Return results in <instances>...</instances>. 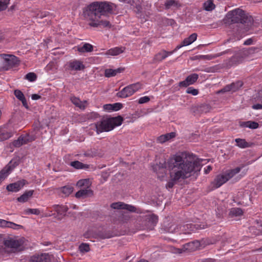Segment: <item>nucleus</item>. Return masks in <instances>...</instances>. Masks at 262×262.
I'll return each instance as SVG.
<instances>
[{
	"label": "nucleus",
	"mask_w": 262,
	"mask_h": 262,
	"mask_svg": "<svg viewBox=\"0 0 262 262\" xmlns=\"http://www.w3.org/2000/svg\"><path fill=\"white\" fill-rule=\"evenodd\" d=\"M205 161L198 159L193 155L185 154L175 155L167 162L170 180L167 183L166 187L171 188L180 179L189 177L192 172L200 170L201 163Z\"/></svg>",
	"instance_id": "nucleus-1"
},
{
	"label": "nucleus",
	"mask_w": 262,
	"mask_h": 262,
	"mask_svg": "<svg viewBox=\"0 0 262 262\" xmlns=\"http://www.w3.org/2000/svg\"><path fill=\"white\" fill-rule=\"evenodd\" d=\"M116 6L115 4L107 2H95L88 5L83 11L84 17L91 22L89 25L93 27L111 28L109 21L101 20L102 16H107L114 13Z\"/></svg>",
	"instance_id": "nucleus-2"
},
{
	"label": "nucleus",
	"mask_w": 262,
	"mask_h": 262,
	"mask_svg": "<svg viewBox=\"0 0 262 262\" xmlns=\"http://www.w3.org/2000/svg\"><path fill=\"white\" fill-rule=\"evenodd\" d=\"M252 17L239 8L228 12L225 18V23L228 24L241 23L249 26L252 24Z\"/></svg>",
	"instance_id": "nucleus-3"
},
{
	"label": "nucleus",
	"mask_w": 262,
	"mask_h": 262,
	"mask_svg": "<svg viewBox=\"0 0 262 262\" xmlns=\"http://www.w3.org/2000/svg\"><path fill=\"white\" fill-rule=\"evenodd\" d=\"M123 121V118L120 116L116 117L103 119L95 123L97 134L103 132H109L115 127L120 125Z\"/></svg>",
	"instance_id": "nucleus-4"
},
{
	"label": "nucleus",
	"mask_w": 262,
	"mask_h": 262,
	"mask_svg": "<svg viewBox=\"0 0 262 262\" xmlns=\"http://www.w3.org/2000/svg\"><path fill=\"white\" fill-rule=\"evenodd\" d=\"M241 170V168L237 167L234 169L226 171L224 173L217 175L212 182L213 187L217 188L225 183L229 180L238 173Z\"/></svg>",
	"instance_id": "nucleus-5"
},
{
	"label": "nucleus",
	"mask_w": 262,
	"mask_h": 262,
	"mask_svg": "<svg viewBox=\"0 0 262 262\" xmlns=\"http://www.w3.org/2000/svg\"><path fill=\"white\" fill-rule=\"evenodd\" d=\"M3 244L5 250L10 253H15L24 250V247L21 241L12 238L4 240Z\"/></svg>",
	"instance_id": "nucleus-6"
},
{
	"label": "nucleus",
	"mask_w": 262,
	"mask_h": 262,
	"mask_svg": "<svg viewBox=\"0 0 262 262\" xmlns=\"http://www.w3.org/2000/svg\"><path fill=\"white\" fill-rule=\"evenodd\" d=\"M4 58L3 68L5 70H8L19 63L18 58L12 55L2 54Z\"/></svg>",
	"instance_id": "nucleus-7"
},
{
	"label": "nucleus",
	"mask_w": 262,
	"mask_h": 262,
	"mask_svg": "<svg viewBox=\"0 0 262 262\" xmlns=\"http://www.w3.org/2000/svg\"><path fill=\"white\" fill-rule=\"evenodd\" d=\"M66 69L69 71H80L85 69L83 62L77 59H73L68 62L66 65Z\"/></svg>",
	"instance_id": "nucleus-8"
},
{
	"label": "nucleus",
	"mask_w": 262,
	"mask_h": 262,
	"mask_svg": "<svg viewBox=\"0 0 262 262\" xmlns=\"http://www.w3.org/2000/svg\"><path fill=\"white\" fill-rule=\"evenodd\" d=\"M207 227L208 225L204 223L201 224L189 223L183 226V229L182 231H184V234H190L191 232H195L198 230L204 229Z\"/></svg>",
	"instance_id": "nucleus-9"
},
{
	"label": "nucleus",
	"mask_w": 262,
	"mask_h": 262,
	"mask_svg": "<svg viewBox=\"0 0 262 262\" xmlns=\"http://www.w3.org/2000/svg\"><path fill=\"white\" fill-rule=\"evenodd\" d=\"M28 262H51V258L48 253L35 254L30 257Z\"/></svg>",
	"instance_id": "nucleus-10"
},
{
	"label": "nucleus",
	"mask_w": 262,
	"mask_h": 262,
	"mask_svg": "<svg viewBox=\"0 0 262 262\" xmlns=\"http://www.w3.org/2000/svg\"><path fill=\"white\" fill-rule=\"evenodd\" d=\"M111 207L114 209H124L131 212H135L136 211V208L135 206L123 202L113 203L111 205Z\"/></svg>",
	"instance_id": "nucleus-11"
},
{
	"label": "nucleus",
	"mask_w": 262,
	"mask_h": 262,
	"mask_svg": "<svg viewBox=\"0 0 262 262\" xmlns=\"http://www.w3.org/2000/svg\"><path fill=\"white\" fill-rule=\"evenodd\" d=\"M26 180H22L7 185L6 189L8 191L17 192L20 190L26 184Z\"/></svg>",
	"instance_id": "nucleus-12"
},
{
	"label": "nucleus",
	"mask_w": 262,
	"mask_h": 262,
	"mask_svg": "<svg viewBox=\"0 0 262 262\" xmlns=\"http://www.w3.org/2000/svg\"><path fill=\"white\" fill-rule=\"evenodd\" d=\"M199 75L197 74H192L186 77L185 80L181 81L179 83L180 86L187 87L193 84L198 79Z\"/></svg>",
	"instance_id": "nucleus-13"
},
{
	"label": "nucleus",
	"mask_w": 262,
	"mask_h": 262,
	"mask_svg": "<svg viewBox=\"0 0 262 262\" xmlns=\"http://www.w3.org/2000/svg\"><path fill=\"white\" fill-rule=\"evenodd\" d=\"M173 51L168 52L164 50H162L158 53H157L153 59V62H159L165 59L168 56L172 54Z\"/></svg>",
	"instance_id": "nucleus-14"
},
{
	"label": "nucleus",
	"mask_w": 262,
	"mask_h": 262,
	"mask_svg": "<svg viewBox=\"0 0 262 262\" xmlns=\"http://www.w3.org/2000/svg\"><path fill=\"white\" fill-rule=\"evenodd\" d=\"M93 195V191L89 188H84L78 191L75 196L77 198H86Z\"/></svg>",
	"instance_id": "nucleus-15"
},
{
	"label": "nucleus",
	"mask_w": 262,
	"mask_h": 262,
	"mask_svg": "<svg viewBox=\"0 0 262 262\" xmlns=\"http://www.w3.org/2000/svg\"><path fill=\"white\" fill-rule=\"evenodd\" d=\"M73 190V187L71 185H66L56 189L57 193L62 197L69 196Z\"/></svg>",
	"instance_id": "nucleus-16"
},
{
	"label": "nucleus",
	"mask_w": 262,
	"mask_h": 262,
	"mask_svg": "<svg viewBox=\"0 0 262 262\" xmlns=\"http://www.w3.org/2000/svg\"><path fill=\"white\" fill-rule=\"evenodd\" d=\"M197 34L192 33L188 37L185 38L180 45L178 46L176 49H179L183 46H188L193 42L197 38Z\"/></svg>",
	"instance_id": "nucleus-17"
},
{
	"label": "nucleus",
	"mask_w": 262,
	"mask_h": 262,
	"mask_svg": "<svg viewBox=\"0 0 262 262\" xmlns=\"http://www.w3.org/2000/svg\"><path fill=\"white\" fill-rule=\"evenodd\" d=\"M201 244L199 241H194L193 242L188 243L184 245V249L189 252L196 250Z\"/></svg>",
	"instance_id": "nucleus-18"
},
{
	"label": "nucleus",
	"mask_w": 262,
	"mask_h": 262,
	"mask_svg": "<svg viewBox=\"0 0 262 262\" xmlns=\"http://www.w3.org/2000/svg\"><path fill=\"white\" fill-rule=\"evenodd\" d=\"M15 132L8 130L5 128H0V142L7 140L13 136Z\"/></svg>",
	"instance_id": "nucleus-19"
},
{
	"label": "nucleus",
	"mask_w": 262,
	"mask_h": 262,
	"mask_svg": "<svg viewBox=\"0 0 262 262\" xmlns=\"http://www.w3.org/2000/svg\"><path fill=\"white\" fill-rule=\"evenodd\" d=\"M133 95L132 89L129 85L124 88L121 91L117 93V96L120 98H126Z\"/></svg>",
	"instance_id": "nucleus-20"
},
{
	"label": "nucleus",
	"mask_w": 262,
	"mask_h": 262,
	"mask_svg": "<svg viewBox=\"0 0 262 262\" xmlns=\"http://www.w3.org/2000/svg\"><path fill=\"white\" fill-rule=\"evenodd\" d=\"M52 208L57 212L59 215L65 216L66 212L68 211L69 208L65 205H54L52 206Z\"/></svg>",
	"instance_id": "nucleus-21"
},
{
	"label": "nucleus",
	"mask_w": 262,
	"mask_h": 262,
	"mask_svg": "<svg viewBox=\"0 0 262 262\" xmlns=\"http://www.w3.org/2000/svg\"><path fill=\"white\" fill-rule=\"evenodd\" d=\"M0 227L3 228L8 227L13 229H18L22 227V226L16 224L11 222L7 221L5 220L0 219Z\"/></svg>",
	"instance_id": "nucleus-22"
},
{
	"label": "nucleus",
	"mask_w": 262,
	"mask_h": 262,
	"mask_svg": "<svg viewBox=\"0 0 262 262\" xmlns=\"http://www.w3.org/2000/svg\"><path fill=\"white\" fill-rule=\"evenodd\" d=\"M14 94L15 96L22 102L23 106L26 108H28L29 106L28 105L27 100L22 92L19 90H16L14 92Z\"/></svg>",
	"instance_id": "nucleus-23"
},
{
	"label": "nucleus",
	"mask_w": 262,
	"mask_h": 262,
	"mask_svg": "<svg viewBox=\"0 0 262 262\" xmlns=\"http://www.w3.org/2000/svg\"><path fill=\"white\" fill-rule=\"evenodd\" d=\"M30 141L29 139V136H26L24 137L20 136L19 137L17 140H14L13 142V145L15 147H20L23 144H27L28 142Z\"/></svg>",
	"instance_id": "nucleus-24"
},
{
	"label": "nucleus",
	"mask_w": 262,
	"mask_h": 262,
	"mask_svg": "<svg viewBox=\"0 0 262 262\" xmlns=\"http://www.w3.org/2000/svg\"><path fill=\"white\" fill-rule=\"evenodd\" d=\"M70 100L71 102L77 107H79L80 109L84 110L86 106L85 103L87 102L86 101H84L83 102L81 101L78 98L76 97L75 96H72L71 97Z\"/></svg>",
	"instance_id": "nucleus-25"
},
{
	"label": "nucleus",
	"mask_w": 262,
	"mask_h": 262,
	"mask_svg": "<svg viewBox=\"0 0 262 262\" xmlns=\"http://www.w3.org/2000/svg\"><path fill=\"white\" fill-rule=\"evenodd\" d=\"M34 190H31L26 191L19 197L17 198V200L20 203H25L28 201L29 198L31 197L33 194Z\"/></svg>",
	"instance_id": "nucleus-26"
},
{
	"label": "nucleus",
	"mask_w": 262,
	"mask_h": 262,
	"mask_svg": "<svg viewBox=\"0 0 262 262\" xmlns=\"http://www.w3.org/2000/svg\"><path fill=\"white\" fill-rule=\"evenodd\" d=\"M176 134L173 132L162 135L157 138V141L160 143H163L169 139L174 138Z\"/></svg>",
	"instance_id": "nucleus-27"
},
{
	"label": "nucleus",
	"mask_w": 262,
	"mask_h": 262,
	"mask_svg": "<svg viewBox=\"0 0 262 262\" xmlns=\"http://www.w3.org/2000/svg\"><path fill=\"white\" fill-rule=\"evenodd\" d=\"M11 162L12 161H11L10 163L0 172V183L4 180V179L9 173L10 171L12 169L11 166L10 165Z\"/></svg>",
	"instance_id": "nucleus-28"
},
{
	"label": "nucleus",
	"mask_w": 262,
	"mask_h": 262,
	"mask_svg": "<svg viewBox=\"0 0 262 262\" xmlns=\"http://www.w3.org/2000/svg\"><path fill=\"white\" fill-rule=\"evenodd\" d=\"M240 126L243 127H248L251 129H256L258 127V123L252 121H248L246 122H242Z\"/></svg>",
	"instance_id": "nucleus-29"
},
{
	"label": "nucleus",
	"mask_w": 262,
	"mask_h": 262,
	"mask_svg": "<svg viewBox=\"0 0 262 262\" xmlns=\"http://www.w3.org/2000/svg\"><path fill=\"white\" fill-rule=\"evenodd\" d=\"M243 214V211L239 208H232L230 209L229 215L231 217L241 216Z\"/></svg>",
	"instance_id": "nucleus-30"
},
{
	"label": "nucleus",
	"mask_w": 262,
	"mask_h": 262,
	"mask_svg": "<svg viewBox=\"0 0 262 262\" xmlns=\"http://www.w3.org/2000/svg\"><path fill=\"white\" fill-rule=\"evenodd\" d=\"M78 51L81 53L90 52L93 50V47L90 43H85L81 47H78Z\"/></svg>",
	"instance_id": "nucleus-31"
},
{
	"label": "nucleus",
	"mask_w": 262,
	"mask_h": 262,
	"mask_svg": "<svg viewBox=\"0 0 262 262\" xmlns=\"http://www.w3.org/2000/svg\"><path fill=\"white\" fill-rule=\"evenodd\" d=\"M123 51L124 49H123L122 48L116 47L112 48L107 51L106 54L112 56H116L120 54V53H123Z\"/></svg>",
	"instance_id": "nucleus-32"
},
{
	"label": "nucleus",
	"mask_w": 262,
	"mask_h": 262,
	"mask_svg": "<svg viewBox=\"0 0 262 262\" xmlns=\"http://www.w3.org/2000/svg\"><path fill=\"white\" fill-rule=\"evenodd\" d=\"M70 165L75 169H87L89 167V166L87 164H84L78 161H75L70 163Z\"/></svg>",
	"instance_id": "nucleus-33"
},
{
	"label": "nucleus",
	"mask_w": 262,
	"mask_h": 262,
	"mask_svg": "<svg viewBox=\"0 0 262 262\" xmlns=\"http://www.w3.org/2000/svg\"><path fill=\"white\" fill-rule=\"evenodd\" d=\"M204 9L207 11H212L215 9V5L212 0H208L203 4Z\"/></svg>",
	"instance_id": "nucleus-34"
},
{
	"label": "nucleus",
	"mask_w": 262,
	"mask_h": 262,
	"mask_svg": "<svg viewBox=\"0 0 262 262\" xmlns=\"http://www.w3.org/2000/svg\"><path fill=\"white\" fill-rule=\"evenodd\" d=\"M236 145L240 148H244L249 147V144L246 142L245 139L237 138L235 140Z\"/></svg>",
	"instance_id": "nucleus-35"
},
{
	"label": "nucleus",
	"mask_w": 262,
	"mask_h": 262,
	"mask_svg": "<svg viewBox=\"0 0 262 262\" xmlns=\"http://www.w3.org/2000/svg\"><path fill=\"white\" fill-rule=\"evenodd\" d=\"M164 6L166 9H169L172 7H178L179 6L178 2L175 0H166Z\"/></svg>",
	"instance_id": "nucleus-36"
},
{
	"label": "nucleus",
	"mask_w": 262,
	"mask_h": 262,
	"mask_svg": "<svg viewBox=\"0 0 262 262\" xmlns=\"http://www.w3.org/2000/svg\"><path fill=\"white\" fill-rule=\"evenodd\" d=\"M90 185L89 179H82L79 180L77 183V186L79 187L85 186L86 188H89Z\"/></svg>",
	"instance_id": "nucleus-37"
},
{
	"label": "nucleus",
	"mask_w": 262,
	"mask_h": 262,
	"mask_svg": "<svg viewBox=\"0 0 262 262\" xmlns=\"http://www.w3.org/2000/svg\"><path fill=\"white\" fill-rule=\"evenodd\" d=\"M79 249L80 252L85 253L90 250L89 245L86 243H82L79 246Z\"/></svg>",
	"instance_id": "nucleus-38"
},
{
	"label": "nucleus",
	"mask_w": 262,
	"mask_h": 262,
	"mask_svg": "<svg viewBox=\"0 0 262 262\" xmlns=\"http://www.w3.org/2000/svg\"><path fill=\"white\" fill-rule=\"evenodd\" d=\"M142 84L140 82H137L132 84H130L129 86L132 89L133 94L138 91L139 89L142 88Z\"/></svg>",
	"instance_id": "nucleus-39"
},
{
	"label": "nucleus",
	"mask_w": 262,
	"mask_h": 262,
	"mask_svg": "<svg viewBox=\"0 0 262 262\" xmlns=\"http://www.w3.org/2000/svg\"><path fill=\"white\" fill-rule=\"evenodd\" d=\"M142 84L140 82H137L132 84H130L129 86L132 89L133 94L138 91L139 89L142 88Z\"/></svg>",
	"instance_id": "nucleus-40"
},
{
	"label": "nucleus",
	"mask_w": 262,
	"mask_h": 262,
	"mask_svg": "<svg viewBox=\"0 0 262 262\" xmlns=\"http://www.w3.org/2000/svg\"><path fill=\"white\" fill-rule=\"evenodd\" d=\"M37 76L36 74L33 72L28 73L25 76V79H27L29 81L33 82L36 80Z\"/></svg>",
	"instance_id": "nucleus-41"
},
{
	"label": "nucleus",
	"mask_w": 262,
	"mask_h": 262,
	"mask_svg": "<svg viewBox=\"0 0 262 262\" xmlns=\"http://www.w3.org/2000/svg\"><path fill=\"white\" fill-rule=\"evenodd\" d=\"M26 214H33L38 215L40 214V210L38 209H31L29 208L25 210Z\"/></svg>",
	"instance_id": "nucleus-42"
},
{
	"label": "nucleus",
	"mask_w": 262,
	"mask_h": 262,
	"mask_svg": "<svg viewBox=\"0 0 262 262\" xmlns=\"http://www.w3.org/2000/svg\"><path fill=\"white\" fill-rule=\"evenodd\" d=\"M104 75L106 77H111L116 75L114 70L111 69H107L105 70Z\"/></svg>",
	"instance_id": "nucleus-43"
},
{
	"label": "nucleus",
	"mask_w": 262,
	"mask_h": 262,
	"mask_svg": "<svg viewBox=\"0 0 262 262\" xmlns=\"http://www.w3.org/2000/svg\"><path fill=\"white\" fill-rule=\"evenodd\" d=\"M186 93L191 94L193 96H196L199 94V90L193 87H189L186 90Z\"/></svg>",
	"instance_id": "nucleus-44"
},
{
	"label": "nucleus",
	"mask_w": 262,
	"mask_h": 262,
	"mask_svg": "<svg viewBox=\"0 0 262 262\" xmlns=\"http://www.w3.org/2000/svg\"><path fill=\"white\" fill-rule=\"evenodd\" d=\"M148 220L149 222H151L152 225L155 226L158 222V219L157 215L155 214H151L148 216Z\"/></svg>",
	"instance_id": "nucleus-45"
},
{
	"label": "nucleus",
	"mask_w": 262,
	"mask_h": 262,
	"mask_svg": "<svg viewBox=\"0 0 262 262\" xmlns=\"http://www.w3.org/2000/svg\"><path fill=\"white\" fill-rule=\"evenodd\" d=\"M9 0H4L3 1H0V11H3L8 7Z\"/></svg>",
	"instance_id": "nucleus-46"
},
{
	"label": "nucleus",
	"mask_w": 262,
	"mask_h": 262,
	"mask_svg": "<svg viewBox=\"0 0 262 262\" xmlns=\"http://www.w3.org/2000/svg\"><path fill=\"white\" fill-rule=\"evenodd\" d=\"M232 84H234L233 85V92H235L237 91L239 88L242 87L243 83L241 81H238L236 82L232 83Z\"/></svg>",
	"instance_id": "nucleus-47"
},
{
	"label": "nucleus",
	"mask_w": 262,
	"mask_h": 262,
	"mask_svg": "<svg viewBox=\"0 0 262 262\" xmlns=\"http://www.w3.org/2000/svg\"><path fill=\"white\" fill-rule=\"evenodd\" d=\"M142 7L140 5H136L134 10L136 13L139 15L138 17H140L141 18H142Z\"/></svg>",
	"instance_id": "nucleus-48"
},
{
	"label": "nucleus",
	"mask_w": 262,
	"mask_h": 262,
	"mask_svg": "<svg viewBox=\"0 0 262 262\" xmlns=\"http://www.w3.org/2000/svg\"><path fill=\"white\" fill-rule=\"evenodd\" d=\"M113 111H117L122 107V104L120 103H115L112 104Z\"/></svg>",
	"instance_id": "nucleus-49"
},
{
	"label": "nucleus",
	"mask_w": 262,
	"mask_h": 262,
	"mask_svg": "<svg viewBox=\"0 0 262 262\" xmlns=\"http://www.w3.org/2000/svg\"><path fill=\"white\" fill-rule=\"evenodd\" d=\"M150 100L148 96H144L141 97L138 101L139 104H143L148 102Z\"/></svg>",
	"instance_id": "nucleus-50"
},
{
	"label": "nucleus",
	"mask_w": 262,
	"mask_h": 262,
	"mask_svg": "<svg viewBox=\"0 0 262 262\" xmlns=\"http://www.w3.org/2000/svg\"><path fill=\"white\" fill-rule=\"evenodd\" d=\"M233 85L234 84H229L225 86L222 90V92H229V91H232L233 92Z\"/></svg>",
	"instance_id": "nucleus-51"
},
{
	"label": "nucleus",
	"mask_w": 262,
	"mask_h": 262,
	"mask_svg": "<svg viewBox=\"0 0 262 262\" xmlns=\"http://www.w3.org/2000/svg\"><path fill=\"white\" fill-rule=\"evenodd\" d=\"M104 110L111 112L113 111L112 104H107L103 105Z\"/></svg>",
	"instance_id": "nucleus-52"
},
{
	"label": "nucleus",
	"mask_w": 262,
	"mask_h": 262,
	"mask_svg": "<svg viewBox=\"0 0 262 262\" xmlns=\"http://www.w3.org/2000/svg\"><path fill=\"white\" fill-rule=\"evenodd\" d=\"M252 108L254 110L262 109V103L261 104H256L252 106Z\"/></svg>",
	"instance_id": "nucleus-53"
},
{
	"label": "nucleus",
	"mask_w": 262,
	"mask_h": 262,
	"mask_svg": "<svg viewBox=\"0 0 262 262\" xmlns=\"http://www.w3.org/2000/svg\"><path fill=\"white\" fill-rule=\"evenodd\" d=\"M253 42V39L252 38H249L244 41V45L246 46L250 45Z\"/></svg>",
	"instance_id": "nucleus-54"
},
{
	"label": "nucleus",
	"mask_w": 262,
	"mask_h": 262,
	"mask_svg": "<svg viewBox=\"0 0 262 262\" xmlns=\"http://www.w3.org/2000/svg\"><path fill=\"white\" fill-rule=\"evenodd\" d=\"M41 98V96L38 94H32L31 96V98L33 100H38Z\"/></svg>",
	"instance_id": "nucleus-55"
},
{
	"label": "nucleus",
	"mask_w": 262,
	"mask_h": 262,
	"mask_svg": "<svg viewBox=\"0 0 262 262\" xmlns=\"http://www.w3.org/2000/svg\"><path fill=\"white\" fill-rule=\"evenodd\" d=\"M83 236L84 237L89 238H90L92 236V235L91 233V231L89 230L85 233H84Z\"/></svg>",
	"instance_id": "nucleus-56"
},
{
	"label": "nucleus",
	"mask_w": 262,
	"mask_h": 262,
	"mask_svg": "<svg viewBox=\"0 0 262 262\" xmlns=\"http://www.w3.org/2000/svg\"><path fill=\"white\" fill-rule=\"evenodd\" d=\"M212 170V167L210 165L208 166L206 168L204 169L205 174H208Z\"/></svg>",
	"instance_id": "nucleus-57"
},
{
	"label": "nucleus",
	"mask_w": 262,
	"mask_h": 262,
	"mask_svg": "<svg viewBox=\"0 0 262 262\" xmlns=\"http://www.w3.org/2000/svg\"><path fill=\"white\" fill-rule=\"evenodd\" d=\"M123 71H124V68H119L117 69L114 70L116 75H117V74L121 73Z\"/></svg>",
	"instance_id": "nucleus-58"
},
{
	"label": "nucleus",
	"mask_w": 262,
	"mask_h": 262,
	"mask_svg": "<svg viewBox=\"0 0 262 262\" xmlns=\"http://www.w3.org/2000/svg\"><path fill=\"white\" fill-rule=\"evenodd\" d=\"M257 224V227H261L259 230H261L262 231V220H259L256 221Z\"/></svg>",
	"instance_id": "nucleus-59"
},
{
	"label": "nucleus",
	"mask_w": 262,
	"mask_h": 262,
	"mask_svg": "<svg viewBox=\"0 0 262 262\" xmlns=\"http://www.w3.org/2000/svg\"><path fill=\"white\" fill-rule=\"evenodd\" d=\"M257 97H258V100L262 101V91H260L258 93Z\"/></svg>",
	"instance_id": "nucleus-60"
},
{
	"label": "nucleus",
	"mask_w": 262,
	"mask_h": 262,
	"mask_svg": "<svg viewBox=\"0 0 262 262\" xmlns=\"http://www.w3.org/2000/svg\"><path fill=\"white\" fill-rule=\"evenodd\" d=\"M4 39V35L2 32H0V41L3 40Z\"/></svg>",
	"instance_id": "nucleus-61"
},
{
	"label": "nucleus",
	"mask_w": 262,
	"mask_h": 262,
	"mask_svg": "<svg viewBox=\"0 0 262 262\" xmlns=\"http://www.w3.org/2000/svg\"><path fill=\"white\" fill-rule=\"evenodd\" d=\"M214 261H215L214 259H211V258H210V259H206L205 260L206 262H214Z\"/></svg>",
	"instance_id": "nucleus-62"
},
{
	"label": "nucleus",
	"mask_w": 262,
	"mask_h": 262,
	"mask_svg": "<svg viewBox=\"0 0 262 262\" xmlns=\"http://www.w3.org/2000/svg\"><path fill=\"white\" fill-rule=\"evenodd\" d=\"M138 262H149L147 260L144 259H141L140 260L138 261Z\"/></svg>",
	"instance_id": "nucleus-63"
},
{
	"label": "nucleus",
	"mask_w": 262,
	"mask_h": 262,
	"mask_svg": "<svg viewBox=\"0 0 262 262\" xmlns=\"http://www.w3.org/2000/svg\"><path fill=\"white\" fill-rule=\"evenodd\" d=\"M200 57L201 58H202V59H208L207 58V56H206V55H202V56H200Z\"/></svg>",
	"instance_id": "nucleus-64"
}]
</instances>
